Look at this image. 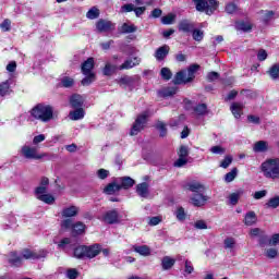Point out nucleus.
Returning <instances> with one entry per match:
<instances>
[{
	"instance_id": "4",
	"label": "nucleus",
	"mask_w": 279,
	"mask_h": 279,
	"mask_svg": "<svg viewBox=\"0 0 279 279\" xmlns=\"http://www.w3.org/2000/svg\"><path fill=\"white\" fill-rule=\"evenodd\" d=\"M197 12H205L210 16L215 10L218 8V2L217 0H193Z\"/></svg>"
},
{
	"instance_id": "61",
	"label": "nucleus",
	"mask_w": 279,
	"mask_h": 279,
	"mask_svg": "<svg viewBox=\"0 0 279 279\" xmlns=\"http://www.w3.org/2000/svg\"><path fill=\"white\" fill-rule=\"evenodd\" d=\"M194 228H196V230H207L208 225H206V221L204 220H197L194 222Z\"/></svg>"
},
{
	"instance_id": "1",
	"label": "nucleus",
	"mask_w": 279,
	"mask_h": 279,
	"mask_svg": "<svg viewBox=\"0 0 279 279\" xmlns=\"http://www.w3.org/2000/svg\"><path fill=\"white\" fill-rule=\"evenodd\" d=\"M31 116L41 123H49L53 119H58V116L53 113V107L45 104H38L31 110Z\"/></svg>"
},
{
	"instance_id": "55",
	"label": "nucleus",
	"mask_w": 279,
	"mask_h": 279,
	"mask_svg": "<svg viewBox=\"0 0 279 279\" xmlns=\"http://www.w3.org/2000/svg\"><path fill=\"white\" fill-rule=\"evenodd\" d=\"M265 256L267 258H277L278 257V248H268V250H266Z\"/></svg>"
},
{
	"instance_id": "33",
	"label": "nucleus",
	"mask_w": 279,
	"mask_h": 279,
	"mask_svg": "<svg viewBox=\"0 0 279 279\" xmlns=\"http://www.w3.org/2000/svg\"><path fill=\"white\" fill-rule=\"evenodd\" d=\"M10 93H12V89H10V81L2 82L0 84L1 97H5L7 95H10Z\"/></svg>"
},
{
	"instance_id": "10",
	"label": "nucleus",
	"mask_w": 279,
	"mask_h": 279,
	"mask_svg": "<svg viewBox=\"0 0 279 279\" xmlns=\"http://www.w3.org/2000/svg\"><path fill=\"white\" fill-rule=\"evenodd\" d=\"M141 64V58L135 57L133 59H126L121 65H119V71H129V69H134Z\"/></svg>"
},
{
	"instance_id": "50",
	"label": "nucleus",
	"mask_w": 279,
	"mask_h": 279,
	"mask_svg": "<svg viewBox=\"0 0 279 279\" xmlns=\"http://www.w3.org/2000/svg\"><path fill=\"white\" fill-rule=\"evenodd\" d=\"M21 260H22V258L21 257H19V255H16V253H11L10 254V257H9V263L11 264V265H21Z\"/></svg>"
},
{
	"instance_id": "3",
	"label": "nucleus",
	"mask_w": 279,
	"mask_h": 279,
	"mask_svg": "<svg viewBox=\"0 0 279 279\" xmlns=\"http://www.w3.org/2000/svg\"><path fill=\"white\" fill-rule=\"evenodd\" d=\"M199 71L198 64H192L186 70L178 72L173 78V84H189L195 80V72Z\"/></svg>"
},
{
	"instance_id": "41",
	"label": "nucleus",
	"mask_w": 279,
	"mask_h": 279,
	"mask_svg": "<svg viewBox=\"0 0 279 279\" xmlns=\"http://www.w3.org/2000/svg\"><path fill=\"white\" fill-rule=\"evenodd\" d=\"M234 247H236V241L234 240V238L225 239V250H229L230 252H232Z\"/></svg>"
},
{
	"instance_id": "63",
	"label": "nucleus",
	"mask_w": 279,
	"mask_h": 279,
	"mask_svg": "<svg viewBox=\"0 0 279 279\" xmlns=\"http://www.w3.org/2000/svg\"><path fill=\"white\" fill-rule=\"evenodd\" d=\"M236 10H239V7H236V4L232 3V2L228 3L226 7V12L228 14H234V12H236Z\"/></svg>"
},
{
	"instance_id": "48",
	"label": "nucleus",
	"mask_w": 279,
	"mask_h": 279,
	"mask_svg": "<svg viewBox=\"0 0 279 279\" xmlns=\"http://www.w3.org/2000/svg\"><path fill=\"white\" fill-rule=\"evenodd\" d=\"M266 208H278L279 206V196L271 197L266 204Z\"/></svg>"
},
{
	"instance_id": "37",
	"label": "nucleus",
	"mask_w": 279,
	"mask_h": 279,
	"mask_svg": "<svg viewBox=\"0 0 279 279\" xmlns=\"http://www.w3.org/2000/svg\"><path fill=\"white\" fill-rule=\"evenodd\" d=\"M178 93V88L175 87H166L160 90L161 97H173Z\"/></svg>"
},
{
	"instance_id": "28",
	"label": "nucleus",
	"mask_w": 279,
	"mask_h": 279,
	"mask_svg": "<svg viewBox=\"0 0 279 279\" xmlns=\"http://www.w3.org/2000/svg\"><path fill=\"white\" fill-rule=\"evenodd\" d=\"M138 28L134 24L123 23L122 26L119 28L121 34H134Z\"/></svg>"
},
{
	"instance_id": "31",
	"label": "nucleus",
	"mask_w": 279,
	"mask_h": 279,
	"mask_svg": "<svg viewBox=\"0 0 279 279\" xmlns=\"http://www.w3.org/2000/svg\"><path fill=\"white\" fill-rule=\"evenodd\" d=\"M84 109L78 108L70 112V119L71 121H80L81 119H84Z\"/></svg>"
},
{
	"instance_id": "30",
	"label": "nucleus",
	"mask_w": 279,
	"mask_h": 279,
	"mask_svg": "<svg viewBox=\"0 0 279 279\" xmlns=\"http://www.w3.org/2000/svg\"><path fill=\"white\" fill-rule=\"evenodd\" d=\"M117 71H119V65L107 62L102 70V73H104V75L110 76V75H112V73H114Z\"/></svg>"
},
{
	"instance_id": "15",
	"label": "nucleus",
	"mask_w": 279,
	"mask_h": 279,
	"mask_svg": "<svg viewBox=\"0 0 279 279\" xmlns=\"http://www.w3.org/2000/svg\"><path fill=\"white\" fill-rule=\"evenodd\" d=\"M93 69H95V60L93 58H88L83 64H82V73L83 75H90L93 73Z\"/></svg>"
},
{
	"instance_id": "9",
	"label": "nucleus",
	"mask_w": 279,
	"mask_h": 279,
	"mask_svg": "<svg viewBox=\"0 0 279 279\" xmlns=\"http://www.w3.org/2000/svg\"><path fill=\"white\" fill-rule=\"evenodd\" d=\"M206 202H208V196L204 195L202 192L193 194L190 197L191 205L196 206L197 208L206 206Z\"/></svg>"
},
{
	"instance_id": "49",
	"label": "nucleus",
	"mask_w": 279,
	"mask_h": 279,
	"mask_svg": "<svg viewBox=\"0 0 279 279\" xmlns=\"http://www.w3.org/2000/svg\"><path fill=\"white\" fill-rule=\"evenodd\" d=\"M86 77H84L81 82L83 86H90L93 82L95 81V74H84Z\"/></svg>"
},
{
	"instance_id": "60",
	"label": "nucleus",
	"mask_w": 279,
	"mask_h": 279,
	"mask_svg": "<svg viewBox=\"0 0 279 279\" xmlns=\"http://www.w3.org/2000/svg\"><path fill=\"white\" fill-rule=\"evenodd\" d=\"M179 158H189V147L181 146L178 153Z\"/></svg>"
},
{
	"instance_id": "53",
	"label": "nucleus",
	"mask_w": 279,
	"mask_h": 279,
	"mask_svg": "<svg viewBox=\"0 0 279 279\" xmlns=\"http://www.w3.org/2000/svg\"><path fill=\"white\" fill-rule=\"evenodd\" d=\"M232 165V156L228 155L225 157V159L220 162V167L222 169H228Z\"/></svg>"
},
{
	"instance_id": "56",
	"label": "nucleus",
	"mask_w": 279,
	"mask_h": 279,
	"mask_svg": "<svg viewBox=\"0 0 279 279\" xmlns=\"http://www.w3.org/2000/svg\"><path fill=\"white\" fill-rule=\"evenodd\" d=\"M12 27V21L10 20H4L1 24H0V28L2 29V32H10Z\"/></svg>"
},
{
	"instance_id": "40",
	"label": "nucleus",
	"mask_w": 279,
	"mask_h": 279,
	"mask_svg": "<svg viewBox=\"0 0 279 279\" xmlns=\"http://www.w3.org/2000/svg\"><path fill=\"white\" fill-rule=\"evenodd\" d=\"M74 256L75 258H86V246L84 245L77 246L74 250Z\"/></svg>"
},
{
	"instance_id": "19",
	"label": "nucleus",
	"mask_w": 279,
	"mask_h": 279,
	"mask_svg": "<svg viewBox=\"0 0 279 279\" xmlns=\"http://www.w3.org/2000/svg\"><path fill=\"white\" fill-rule=\"evenodd\" d=\"M77 213H80V207L77 206H70L62 209L61 215L65 219L69 217H76Z\"/></svg>"
},
{
	"instance_id": "52",
	"label": "nucleus",
	"mask_w": 279,
	"mask_h": 279,
	"mask_svg": "<svg viewBox=\"0 0 279 279\" xmlns=\"http://www.w3.org/2000/svg\"><path fill=\"white\" fill-rule=\"evenodd\" d=\"M262 21H264V23H267L269 21H271V17L274 16V11H262Z\"/></svg>"
},
{
	"instance_id": "59",
	"label": "nucleus",
	"mask_w": 279,
	"mask_h": 279,
	"mask_svg": "<svg viewBox=\"0 0 279 279\" xmlns=\"http://www.w3.org/2000/svg\"><path fill=\"white\" fill-rule=\"evenodd\" d=\"M193 38L199 43L202 40H204V32L199 31V29H194L193 31Z\"/></svg>"
},
{
	"instance_id": "32",
	"label": "nucleus",
	"mask_w": 279,
	"mask_h": 279,
	"mask_svg": "<svg viewBox=\"0 0 279 279\" xmlns=\"http://www.w3.org/2000/svg\"><path fill=\"white\" fill-rule=\"evenodd\" d=\"M39 202H44V204H48L49 206H52V204H56V197L51 194H44L38 196Z\"/></svg>"
},
{
	"instance_id": "62",
	"label": "nucleus",
	"mask_w": 279,
	"mask_h": 279,
	"mask_svg": "<svg viewBox=\"0 0 279 279\" xmlns=\"http://www.w3.org/2000/svg\"><path fill=\"white\" fill-rule=\"evenodd\" d=\"M35 195H36L37 199H38V197H40V195H47V187L41 186V185L37 186L35 189Z\"/></svg>"
},
{
	"instance_id": "17",
	"label": "nucleus",
	"mask_w": 279,
	"mask_h": 279,
	"mask_svg": "<svg viewBox=\"0 0 279 279\" xmlns=\"http://www.w3.org/2000/svg\"><path fill=\"white\" fill-rule=\"evenodd\" d=\"M243 108H245V106L242 102H233L231 105L230 110L235 119H241Z\"/></svg>"
},
{
	"instance_id": "39",
	"label": "nucleus",
	"mask_w": 279,
	"mask_h": 279,
	"mask_svg": "<svg viewBox=\"0 0 279 279\" xmlns=\"http://www.w3.org/2000/svg\"><path fill=\"white\" fill-rule=\"evenodd\" d=\"M195 271V267H193V262L185 259L184 260V276H189Z\"/></svg>"
},
{
	"instance_id": "58",
	"label": "nucleus",
	"mask_w": 279,
	"mask_h": 279,
	"mask_svg": "<svg viewBox=\"0 0 279 279\" xmlns=\"http://www.w3.org/2000/svg\"><path fill=\"white\" fill-rule=\"evenodd\" d=\"M73 220L72 219H64L61 221V228H63L64 230H70V228L73 229Z\"/></svg>"
},
{
	"instance_id": "38",
	"label": "nucleus",
	"mask_w": 279,
	"mask_h": 279,
	"mask_svg": "<svg viewBox=\"0 0 279 279\" xmlns=\"http://www.w3.org/2000/svg\"><path fill=\"white\" fill-rule=\"evenodd\" d=\"M238 174H239V169L233 168L230 172H228L225 175V182L227 183L234 182Z\"/></svg>"
},
{
	"instance_id": "24",
	"label": "nucleus",
	"mask_w": 279,
	"mask_h": 279,
	"mask_svg": "<svg viewBox=\"0 0 279 279\" xmlns=\"http://www.w3.org/2000/svg\"><path fill=\"white\" fill-rule=\"evenodd\" d=\"M72 108H82L84 106V98L77 94H74L70 98Z\"/></svg>"
},
{
	"instance_id": "16",
	"label": "nucleus",
	"mask_w": 279,
	"mask_h": 279,
	"mask_svg": "<svg viewBox=\"0 0 279 279\" xmlns=\"http://www.w3.org/2000/svg\"><path fill=\"white\" fill-rule=\"evenodd\" d=\"M86 233V226L82 221H77L72 227V235L73 236H82V234Z\"/></svg>"
},
{
	"instance_id": "64",
	"label": "nucleus",
	"mask_w": 279,
	"mask_h": 279,
	"mask_svg": "<svg viewBox=\"0 0 279 279\" xmlns=\"http://www.w3.org/2000/svg\"><path fill=\"white\" fill-rule=\"evenodd\" d=\"M108 175H110V171H108L106 169H99L97 171V177L99 178V180H106V178H108Z\"/></svg>"
},
{
	"instance_id": "29",
	"label": "nucleus",
	"mask_w": 279,
	"mask_h": 279,
	"mask_svg": "<svg viewBox=\"0 0 279 279\" xmlns=\"http://www.w3.org/2000/svg\"><path fill=\"white\" fill-rule=\"evenodd\" d=\"M194 112L198 117H204L208 114V106L206 104H198L194 107Z\"/></svg>"
},
{
	"instance_id": "45",
	"label": "nucleus",
	"mask_w": 279,
	"mask_h": 279,
	"mask_svg": "<svg viewBox=\"0 0 279 279\" xmlns=\"http://www.w3.org/2000/svg\"><path fill=\"white\" fill-rule=\"evenodd\" d=\"M175 22V14L170 13L163 17H161V23L163 25H173V23Z\"/></svg>"
},
{
	"instance_id": "44",
	"label": "nucleus",
	"mask_w": 279,
	"mask_h": 279,
	"mask_svg": "<svg viewBox=\"0 0 279 279\" xmlns=\"http://www.w3.org/2000/svg\"><path fill=\"white\" fill-rule=\"evenodd\" d=\"M160 75H161L162 80H165L166 82H169V80H171V77H173V73L171 72V70L169 68H162L160 71Z\"/></svg>"
},
{
	"instance_id": "35",
	"label": "nucleus",
	"mask_w": 279,
	"mask_h": 279,
	"mask_svg": "<svg viewBox=\"0 0 279 279\" xmlns=\"http://www.w3.org/2000/svg\"><path fill=\"white\" fill-rule=\"evenodd\" d=\"M235 27L240 32H252V24L250 22H238Z\"/></svg>"
},
{
	"instance_id": "11",
	"label": "nucleus",
	"mask_w": 279,
	"mask_h": 279,
	"mask_svg": "<svg viewBox=\"0 0 279 279\" xmlns=\"http://www.w3.org/2000/svg\"><path fill=\"white\" fill-rule=\"evenodd\" d=\"M102 221H105V223H109L110 226H112V223H119V211L116 209L107 211L102 217Z\"/></svg>"
},
{
	"instance_id": "43",
	"label": "nucleus",
	"mask_w": 279,
	"mask_h": 279,
	"mask_svg": "<svg viewBox=\"0 0 279 279\" xmlns=\"http://www.w3.org/2000/svg\"><path fill=\"white\" fill-rule=\"evenodd\" d=\"M86 16L90 21H95V19H99V9H97L96 7L89 9L88 12L86 13Z\"/></svg>"
},
{
	"instance_id": "13",
	"label": "nucleus",
	"mask_w": 279,
	"mask_h": 279,
	"mask_svg": "<svg viewBox=\"0 0 279 279\" xmlns=\"http://www.w3.org/2000/svg\"><path fill=\"white\" fill-rule=\"evenodd\" d=\"M171 48H169L168 45H163L161 47H159L156 51H155V58L158 62H162V60H165V58H167V56H169V51Z\"/></svg>"
},
{
	"instance_id": "34",
	"label": "nucleus",
	"mask_w": 279,
	"mask_h": 279,
	"mask_svg": "<svg viewBox=\"0 0 279 279\" xmlns=\"http://www.w3.org/2000/svg\"><path fill=\"white\" fill-rule=\"evenodd\" d=\"M271 80H278L279 77V63H276L270 66V69L267 71Z\"/></svg>"
},
{
	"instance_id": "14",
	"label": "nucleus",
	"mask_w": 279,
	"mask_h": 279,
	"mask_svg": "<svg viewBox=\"0 0 279 279\" xmlns=\"http://www.w3.org/2000/svg\"><path fill=\"white\" fill-rule=\"evenodd\" d=\"M117 183L119 184V186H121V189L128 190L134 186L135 181L130 177H121L117 179Z\"/></svg>"
},
{
	"instance_id": "7",
	"label": "nucleus",
	"mask_w": 279,
	"mask_h": 279,
	"mask_svg": "<svg viewBox=\"0 0 279 279\" xmlns=\"http://www.w3.org/2000/svg\"><path fill=\"white\" fill-rule=\"evenodd\" d=\"M145 125H147V113H142L133 123L131 136H136L140 132H143V130H145Z\"/></svg>"
},
{
	"instance_id": "23",
	"label": "nucleus",
	"mask_w": 279,
	"mask_h": 279,
	"mask_svg": "<svg viewBox=\"0 0 279 279\" xmlns=\"http://www.w3.org/2000/svg\"><path fill=\"white\" fill-rule=\"evenodd\" d=\"M187 191H191L194 194L204 193V185L199 182H191L186 184Z\"/></svg>"
},
{
	"instance_id": "20",
	"label": "nucleus",
	"mask_w": 279,
	"mask_h": 279,
	"mask_svg": "<svg viewBox=\"0 0 279 279\" xmlns=\"http://www.w3.org/2000/svg\"><path fill=\"white\" fill-rule=\"evenodd\" d=\"M136 193L140 197H148L149 196V184L143 182L136 185Z\"/></svg>"
},
{
	"instance_id": "42",
	"label": "nucleus",
	"mask_w": 279,
	"mask_h": 279,
	"mask_svg": "<svg viewBox=\"0 0 279 279\" xmlns=\"http://www.w3.org/2000/svg\"><path fill=\"white\" fill-rule=\"evenodd\" d=\"M174 215H175L178 221L186 220V211L184 210V207H178Z\"/></svg>"
},
{
	"instance_id": "6",
	"label": "nucleus",
	"mask_w": 279,
	"mask_h": 279,
	"mask_svg": "<svg viewBox=\"0 0 279 279\" xmlns=\"http://www.w3.org/2000/svg\"><path fill=\"white\" fill-rule=\"evenodd\" d=\"M117 29V24L112 23L110 20L100 19L96 22V32L98 34H110Z\"/></svg>"
},
{
	"instance_id": "2",
	"label": "nucleus",
	"mask_w": 279,
	"mask_h": 279,
	"mask_svg": "<svg viewBox=\"0 0 279 279\" xmlns=\"http://www.w3.org/2000/svg\"><path fill=\"white\" fill-rule=\"evenodd\" d=\"M264 178L268 180H279V158L267 159L260 165Z\"/></svg>"
},
{
	"instance_id": "21",
	"label": "nucleus",
	"mask_w": 279,
	"mask_h": 279,
	"mask_svg": "<svg viewBox=\"0 0 279 279\" xmlns=\"http://www.w3.org/2000/svg\"><path fill=\"white\" fill-rule=\"evenodd\" d=\"M269 149V143L266 141H259L254 144L253 151L256 154H265Z\"/></svg>"
},
{
	"instance_id": "25",
	"label": "nucleus",
	"mask_w": 279,
	"mask_h": 279,
	"mask_svg": "<svg viewBox=\"0 0 279 279\" xmlns=\"http://www.w3.org/2000/svg\"><path fill=\"white\" fill-rule=\"evenodd\" d=\"M120 190L121 185H119V183H109L105 187L104 193H106L107 195H114V193H119Z\"/></svg>"
},
{
	"instance_id": "27",
	"label": "nucleus",
	"mask_w": 279,
	"mask_h": 279,
	"mask_svg": "<svg viewBox=\"0 0 279 279\" xmlns=\"http://www.w3.org/2000/svg\"><path fill=\"white\" fill-rule=\"evenodd\" d=\"M133 250L141 256H149V254H151V250L147 245H141V246L134 245Z\"/></svg>"
},
{
	"instance_id": "18",
	"label": "nucleus",
	"mask_w": 279,
	"mask_h": 279,
	"mask_svg": "<svg viewBox=\"0 0 279 279\" xmlns=\"http://www.w3.org/2000/svg\"><path fill=\"white\" fill-rule=\"evenodd\" d=\"M243 195V190H238L236 192L231 193L228 196V204L229 206H236L239 204V199Z\"/></svg>"
},
{
	"instance_id": "46",
	"label": "nucleus",
	"mask_w": 279,
	"mask_h": 279,
	"mask_svg": "<svg viewBox=\"0 0 279 279\" xmlns=\"http://www.w3.org/2000/svg\"><path fill=\"white\" fill-rule=\"evenodd\" d=\"M75 84V81L69 76H63L61 78V85L63 86V88H71V86H73Z\"/></svg>"
},
{
	"instance_id": "26",
	"label": "nucleus",
	"mask_w": 279,
	"mask_h": 279,
	"mask_svg": "<svg viewBox=\"0 0 279 279\" xmlns=\"http://www.w3.org/2000/svg\"><path fill=\"white\" fill-rule=\"evenodd\" d=\"M256 221H258V218L256 217V213L255 211L246 213V215L244 217L245 226H254V223H256Z\"/></svg>"
},
{
	"instance_id": "12",
	"label": "nucleus",
	"mask_w": 279,
	"mask_h": 279,
	"mask_svg": "<svg viewBox=\"0 0 279 279\" xmlns=\"http://www.w3.org/2000/svg\"><path fill=\"white\" fill-rule=\"evenodd\" d=\"M101 253V246L99 244H94L86 246L85 258H95Z\"/></svg>"
},
{
	"instance_id": "57",
	"label": "nucleus",
	"mask_w": 279,
	"mask_h": 279,
	"mask_svg": "<svg viewBox=\"0 0 279 279\" xmlns=\"http://www.w3.org/2000/svg\"><path fill=\"white\" fill-rule=\"evenodd\" d=\"M268 245L271 247H276V245H279V233L272 234V236L269 239Z\"/></svg>"
},
{
	"instance_id": "22",
	"label": "nucleus",
	"mask_w": 279,
	"mask_h": 279,
	"mask_svg": "<svg viewBox=\"0 0 279 279\" xmlns=\"http://www.w3.org/2000/svg\"><path fill=\"white\" fill-rule=\"evenodd\" d=\"M193 29H195V25H193L189 20H183L179 23V32L189 34V32H193Z\"/></svg>"
},
{
	"instance_id": "8",
	"label": "nucleus",
	"mask_w": 279,
	"mask_h": 279,
	"mask_svg": "<svg viewBox=\"0 0 279 279\" xmlns=\"http://www.w3.org/2000/svg\"><path fill=\"white\" fill-rule=\"evenodd\" d=\"M47 251L46 250H40L38 252H34L31 250H24L22 251V256L26 260H40V258H47Z\"/></svg>"
},
{
	"instance_id": "54",
	"label": "nucleus",
	"mask_w": 279,
	"mask_h": 279,
	"mask_svg": "<svg viewBox=\"0 0 279 279\" xmlns=\"http://www.w3.org/2000/svg\"><path fill=\"white\" fill-rule=\"evenodd\" d=\"M77 276H80V272L75 268H70L66 270V278L69 279H77Z\"/></svg>"
},
{
	"instance_id": "51",
	"label": "nucleus",
	"mask_w": 279,
	"mask_h": 279,
	"mask_svg": "<svg viewBox=\"0 0 279 279\" xmlns=\"http://www.w3.org/2000/svg\"><path fill=\"white\" fill-rule=\"evenodd\" d=\"M209 151H211V154H217L219 156H223V154H226V148H223L222 146L216 145L213 146Z\"/></svg>"
},
{
	"instance_id": "36",
	"label": "nucleus",
	"mask_w": 279,
	"mask_h": 279,
	"mask_svg": "<svg viewBox=\"0 0 279 279\" xmlns=\"http://www.w3.org/2000/svg\"><path fill=\"white\" fill-rule=\"evenodd\" d=\"M161 265H162V269H171V267L175 265V259L169 256H166L162 258Z\"/></svg>"
},
{
	"instance_id": "5",
	"label": "nucleus",
	"mask_w": 279,
	"mask_h": 279,
	"mask_svg": "<svg viewBox=\"0 0 279 279\" xmlns=\"http://www.w3.org/2000/svg\"><path fill=\"white\" fill-rule=\"evenodd\" d=\"M21 154L28 160H43V158L47 157V154H38V148L28 145L22 147Z\"/></svg>"
},
{
	"instance_id": "47",
	"label": "nucleus",
	"mask_w": 279,
	"mask_h": 279,
	"mask_svg": "<svg viewBox=\"0 0 279 279\" xmlns=\"http://www.w3.org/2000/svg\"><path fill=\"white\" fill-rule=\"evenodd\" d=\"M156 128L159 130L161 138H165V136H167V124L162 121H158Z\"/></svg>"
}]
</instances>
